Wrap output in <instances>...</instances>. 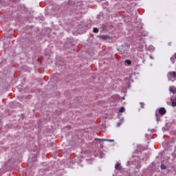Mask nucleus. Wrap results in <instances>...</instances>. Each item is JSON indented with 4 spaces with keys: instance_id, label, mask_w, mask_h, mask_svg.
I'll use <instances>...</instances> for the list:
<instances>
[{
    "instance_id": "nucleus-1",
    "label": "nucleus",
    "mask_w": 176,
    "mask_h": 176,
    "mask_svg": "<svg viewBox=\"0 0 176 176\" xmlns=\"http://www.w3.org/2000/svg\"><path fill=\"white\" fill-rule=\"evenodd\" d=\"M167 76L169 80L174 82V80H175L176 79V72H168Z\"/></svg>"
},
{
    "instance_id": "nucleus-2",
    "label": "nucleus",
    "mask_w": 176,
    "mask_h": 176,
    "mask_svg": "<svg viewBox=\"0 0 176 176\" xmlns=\"http://www.w3.org/2000/svg\"><path fill=\"white\" fill-rule=\"evenodd\" d=\"M158 112L160 113V115H166V112H167V111L166 110V109L164 107H160L158 110Z\"/></svg>"
},
{
    "instance_id": "nucleus-3",
    "label": "nucleus",
    "mask_w": 176,
    "mask_h": 176,
    "mask_svg": "<svg viewBox=\"0 0 176 176\" xmlns=\"http://www.w3.org/2000/svg\"><path fill=\"white\" fill-rule=\"evenodd\" d=\"M95 141H108L109 142H115L114 140L99 139V138H96Z\"/></svg>"
},
{
    "instance_id": "nucleus-4",
    "label": "nucleus",
    "mask_w": 176,
    "mask_h": 176,
    "mask_svg": "<svg viewBox=\"0 0 176 176\" xmlns=\"http://www.w3.org/2000/svg\"><path fill=\"white\" fill-rule=\"evenodd\" d=\"M170 91L171 93H173V94H175L176 93V88L174 87H170Z\"/></svg>"
},
{
    "instance_id": "nucleus-5",
    "label": "nucleus",
    "mask_w": 176,
    "mask_h": 176,
    "mask_svg": "<svg viewBox=\"0 0 176 176\" xmlns=\"http://www.w3.org/2000/svg\"><path fill=\"white\" fill-rule=\"evenodd\" d=\"M116 170H120L122 168V166H120V163H117L115 166Z\"/></svg>"
},
{
    "instance_id": "nucleus-6",
    "label": "nucleus",
    "mask_w": 176,
    "mask_h": 176,
    "mask_svg": "<svg viewBox=\"0 0 176 176\" xmlns=\"http://www.w3.org/2000/svg\"><path fill=\"white\" fill-rule=\"evenodd\" d=\"M124 111H126L125 109H124V107H121V108L120 109V110H119V112H120V113H122L124 112Z\"/></svg>"
},
{
    "instance_id": "nucleus-7",
    "label": "nucleus",
    "mask_w": 176,
    "mask_h": 176,
    "mask_svg": "<svg viewBox=\"0 0 176 176\" xmlns=\"http://www.w3.org/2000/svg\"><path fill=\"white\" fill-rule=\"evenodd\" d=\"M125 63H126V64H128V65H131V60H126Z\"/></svg>"
},
{
    "instance_id": "nucleus-8",
    "label": "nucleus",
    "mask_w": 176,
    "mask_h": 176,
    "mask_svg": "<svg viewBox=\"0 0 176 176\" xmlns=\"http://www.w3.org/2000/svg\"><path fill=\"white\" fill-rule=\"evenodd\" d=\"M94 32H95V34H97L98 32V28H94Z\"/></svg>"
},
{
    "instance_id": "nucleus-9",
    "label": "nucleus",
    "mask_w": 176,
    "mask_h": 176,
    "mask_svg": "<svg viewBox=\"0 0 176 176\" xmlns=\"http://www.w3.org/2000/svg\"><path fill=\"white\" fill-rule=\"evenodd\" d=\"M161 168H162V170H166V165L162 164L161 165Z\"/></svg>"
},
{
    "instance_id": "nucleus-10",
    "label": "nucleus",
    "mask_w": 176,
    "mask_h": 176,
    "mask_svg": "<svg viewBox=\"0 0 176 176\" xmlns=\"http://www.w3.org/2000/svg\"><path fill=\"white\" fill-rule=\"evenodd\" d=\"M102 39H107V38H108V36H102Z\"/></svg>"
}]
</instances>
